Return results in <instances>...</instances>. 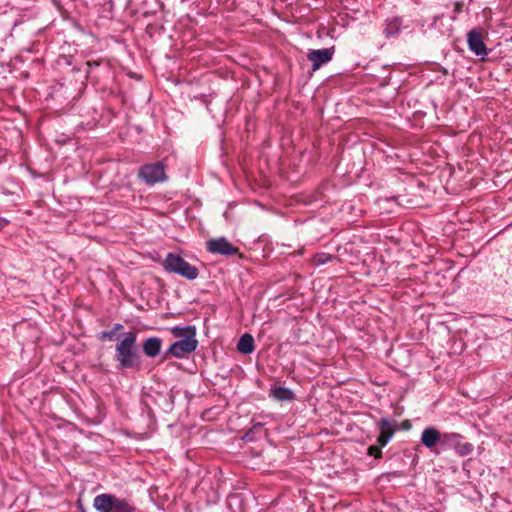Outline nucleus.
<instances>
[{"instance_id": "obj_1", "label": "nucleus", "mask_w": 512, "mask_h": 512, "mask_svg": "<svg viewBox=\"0 0 512 512\" xmlns=\"http://www.w3.org/2000/svg\"><path fill=\"white\" fill-rule=\"evenodd\" d=\"M137 334L129 331L115 347V360L119 369L134 368L140 364V355L136 344Z\"/></svg>"}, {"instance_id": "obj_2", "label": "nucleus", "mask_w": 512, "mask_h": 512, "mask_svg": "<svg viewBox=\"0 0 512 512\" xmlns=\"http://www.w3.org/2000/svg\"><path fill=\"white\" fill-rule=\"evenodd\" d=\"M171 332L174 337L180 339L170 345L167 354L176 358H184L196 350L198 341L195 327H173Z\"/></svg>"}, {"instance_id": "obj_3", "label": "nucleus", "mask_w": 512, "mask_h": 512, "mask_svg": "<svg viewBox=\"0 0 512 512\" xmlns=\"http://www.w3.org/2000/svg\"><path fill=\"white\" fill-rule=\"evenodd\" d=\"M162 266L165 271L180 275L187 280H194L199 275V270L196 266L191 265L175 253H168L162 262Z\"/></svg>"}, {"instance_id": "obj_4", "label": "nucleus", "mask_w": 512, "mask_h": 512, "mask_svg": "<svg viewBox=\"0 0 512 512\" xmlns=\"http://www.w3.org/2000/svg\"><path fill=\"white\" fill-rule=\"evenodd\" d=\"M93 506L98 512H136V508L126 500L108 493L97 495Z\"/></svg>"}, {"instance_id": "obj_5", "label": "nucleus", "mask_w": 512, "mask_h": 512, "mask_svg": "<svg viewBox=\"0 0 512 512\" xmlns=\"http://www.w3.org/2000/svg\"><path fill=\"white\" fill-rule=\"evenodd\" d=\"M138 176L147 185H154L167 179L165 167L161 162L143 165L139 169Z\"/></svg>"}, {"instance_id": "obj_6", "label": "nucleus", "mask_w": 512, "mask_h": 512, "mask_svg": "<svg viewBox=\"0 0 512 512\" xmlns=\"http://www.w3.org/2000/svg\"><path fill=\"white\" fill-rule=\"evenodd\" d=\"M207 250L212 254L232 256L238 253V248L233 246L226 238L220 237L207 242Z\"/></svg>"}, {"instance_id": "obj_7", "label": "nucleus", "mask_w": 512, "mask_h": 512, "mask_svg": "<svg viewBox=\"0 0 512 512\" xmlns=\"http://www.w3.org/2000/svg\"><path fill=\"white\" fill-rule=\"evenodd\" d=\"M334 48H324L310 50L307 54L308 60L312 63V70L320 69L324 64L330 62L333 58Z\"/></svg>"}, {"instance_id": "obj_8", "label": "nucleus", "mask_w": 512, "mask_h": 512, "mask_svg": "<svg viewBox=\"0 0 512 512\" xmlns=\"http://www.w3.org/2000/svg\"><path fill=\"white\" fill-rule=\"evenodd\" d=\"M467 43L470 51L475 55L484 57L487 55V48L483 41L481 32L477 29H472L467 34Z\"/></svg>"}, {"instance_id": "obj_9", "label": "nucleus", "mask_w": 512, "mask_h": 512, "mask_svg": "<svg viewBox=\"0 0 512 512\" xmlns=\"http://www.w3.org/2000/svg\"><path fill=\"white\" fill-rule=\"evenodd\" d=\"M441 433L434 427H427L421 434V443L431 452L437 453L436 446L440 445Z\"/></svg>"}, {"instance_id": "obj_10", "label": "nucleus", "mask_w": 512, "mask_h": 512, "mask_svg": "<svg viewBox=\"0 0 512 512\" xmlns=\"http://www.w3.org/2000/svg\"><path fill=\"white\" fill-rule=\"evenodd\" d=\"M396 422L387 418H382L379 421L380 434L377 438V442L381 447L387 445L389 440L393 437L395 432Z\"/></svg>"}, {"instance_id": "obj_11", "label": "nucleus", "mask_w": 512, "mask_h": 512, "mask_svg": "<svg viewBox=\"0 0 512 512\" xmlns=\"http://www.w3.org/2000/svg\"><path fill=\"white\" fill-rule=\"evenodd\" d=\"M162 340L158 337H149L143 342V352L147 357L153 358L160 353Z\"/></svg>"}, {"instance_id": "obj_12", "label": "nucleus", "mask_w": 512, "mask_h": 512, "mask_svg": "<svg viewBox=\"0 0 512 512\" xmlns=\"http://www.w3.org/2000/svg\"><path fill=\"white\" fill-rule=\"evenodd\" d=\"M254 339L252 335L245 333L242 335L237 343V350L243 354H250L254 351Z\"/></svg>"}, {"instance_id": "obj_13", "label": "nucleus", "mask_w": 512, "mask_h": 512, "mask_svg": "<svg viewBox=\"0 0 512 512\" xmlns=\"http://www.w3.org/2000/svg\"><path fill=\"white\" fill-rule=\"evenodd\" d=\"M270 395L278 401H291L294 399L293 391L282 386L272 387Z\"/></svg>"}, {"instance_id": "obj_14", "label": "nucleus", "mask_w": 512, "mask_h": 512, "mask_svg": "<svg viewBox=\"0 0 512 512\" xmlns=\"http://www.w3.org/2000/svg\"><path fill=\"white\" fill-rule=\"evenodd\" d=\"M401 26H402L401 19L393 18V19L387 21L385 29H384V33L387 37L395 36L400 32Z\"/></svg>"}, {"instance_id": "obj_15", "label": "nucleus", "mask_w": 512, "mask_h": 512, "mask_svg": "<svg viewBox=\"0 0 512 512\" xmlns=\"http://www.w3.org/2000/svg\"><path fill=\"white\" fill-rule=\"evenodd\" d=\"M461 436L457 433H443L441 434V446H445L446 444H457L460 440Z\"/></svg>"}, {"instance_id": "obj_16", "label": "nucleus", "mask_w": 512, "mask_h": 512, "mask_svg": "<svg viewBox=\"0 0 512 512\" xmlns=\"http://www.w3.org/2000/svg\"><path fill=\"white\" fill-rule=\"evenodd\" d=\"M123 328V326L119 323L115 324L113 328L109 331H103L101 332L100 338L102 340L108 339V340H114L116 338L117 333Z\"/></svg>"}, {"instance_id": "obj_17", "label": "nucleus", "mask_w": 512, "mask_h": 512, "mask_svg": "<svg viewBox=\"0 0 512 512\" xmlns=\"http://www.w3.org/2000/svg\"><path fill=\"white\" fill-rule=\"evenodd\" d=\"M333 259V256L328 253H318L313 258V263L316 266L324 265L330 262Z\"/></svg>"}, {"instance_id": "obj_18", "label": "nucleus", "mask_w": 512, "mask_h": 512, "mask_svg": "<svg viewBox=\"0 0 512 512\" xmlns=\"http://www.w3.org/2000/svg\"><path fill=\"white\" fill-rule=\"evenodd\" d=\"M368 454L370 456H374L375 458H380L382 456L381 446H370L368 448Z\"/></svg>"}, {"instance_id": "obj_19", "label": "nucleus", "mask_w": 512, "mask_h": 512, "mask_svg": "<svg viewBox=\"0 0 512 512\" xmlns=\"http://www.w3.org/2000/svg\"><path fill=\"white\" fill-rule=\"evenodd\" d=\"M472 450H473V446L471 444H469V443H466L462 447V454H466L467 455V454L471 453Z\"/></svg>"}, {"instance_id": "obj_20", "label": "nucleus", "mask_w": 512, "mask_h": 512, "mask_svg": "<svg viewBox=\"0 0 512 512\" xmlns=\"http://www.w3.org/2000/svg\"><path fill=\"white\" fill-rule=\"evenodd\" d=\"M461 9H462V4H461V3H456V4H455V11H456V12H460V11H461Z\"/></svg>"}, {"instance_id": "obj_21", "label": "nucleus", "mask_w": 512, "mask_h": 512, "mask_svg": "<svg viewBox=\"0 0 512 512\" xmlns=\"http://www.w3.org/2000/svg\"><path fill=\"white\" fill-rule=\"evenodd\" d=\"M87 65H88L89 67H91V66H92V63H91V62H87Z\"/></svg>"}]
</instances>
